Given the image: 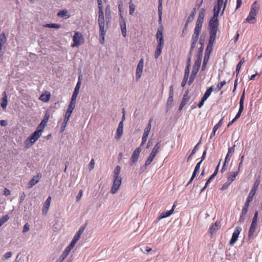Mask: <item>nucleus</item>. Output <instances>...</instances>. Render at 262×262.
Instances as JSON below:
<instances>
[{
	"instance_id": "a18cd8bd",
	"label": "nucleus",
	"mask_w": 262,
	"mask_h": 262,
	"mask_svg": "<svg viewBox=\"0 0 262 262\" xmlns=\"http://www.w3.org/2000/svg\"><path fill=\"white\" fill-rule=\"evenodd\" d=\"M245 62L244 59L243 58L237 64L236 69V72L237 75L239 73L242 65Z\"/></svg>"
},
{
	"instance_id": "2f4dec72",
	"label": "nucleus",
	"mask_w": 262,
	"mask_h": 262,
	"mask_svg": "<svg viewBox=\"0 0 262 262\" xmlns=\"http://www.w3.org/2000/svg\"><path fill=\"white\" fill-rule=\"evenodd\" d=\"M156 157V155H153L152 154H150L149 156L147 158V159L145 161L144 168L145 169H146V166L149 165L151 162H152L154 159Z\"/></svg>"
},
{
	"instance_id": "4468645a",
	"label": "nucleus",
	"mask_w": 262,
	"mask_h": 262,
	"mask_svg": "<svg viewBox=\"0 0 262 262\" xmlns=\"http://www.w3.org/2000/svg\"><path fill=\"white\" fill-rule=\"evenodd\" d=\"M260 184V181L259 180H256L254 184V186L250 192L248 196L247 199L248 200V202H251L253 200V198L255 194V192L258 189L259 185Z\"/></svg>"
},
{
	"instance_id": "a19ab883",
	"label": "nucleus",
	"mask_w": 262,
	"mask_h": 262,
	"mask_svg": "<svg viewBox=\"0 0 262 262\" xmlns=\"http://www.w3.org/2000/svg\"><path fill=\"white\" fill-rule=\"evenodd\" d=\"M209 58V52L208 53V54L207 53H205L204 57V60L203 63V66L202 68L204 69L205 67L206 66V64L207 63L208 60Z\"/></svg>"
},
{
	"instance_id": "f704fd0d",
	"label": "nucleus",
	"mask_w": 262,
	"mask_h": 262,
	"mask_svg": "<svg viewBox=\"0 0 262 262\" xmlns=\"http://www.w3.org/2000/svg\"><path fill=\"white\" fill-rule=\"evenodd\" d=\"M136 9V6L130 1L129 3V13L130 15H133Z\"/></svg>"
},
{
	"instance_id": "de8ad7c7",
	"label": "nucleus",
	"mask_w": 262,
	"mask_h": 262,
	"mask_svg": "<svg viewBox=\"0 0 262 262\" xmlns=\"http://www.w3.org/2000/svg\"><path fill=\"white\" fill-rule=\"evenodd\" d=\"M68 255L63 252L57 259V262H62Z\"/></svg>"
},
{
	"instance_id": "e2e57ef3",
	"label": "nucleus",
	"mask_w": 262,
	"mask_h": 262,
	"mask_svg": "<svg viewBox=\"0 0 262 262\" xmlns=\"http://www.w3.org/2000/svg\"><path fill=\"white\" fill-rule=\"evenodd\" d=\"M206 100H205L204 98H202L201 101L199 103L198 106L199 108H201L203 105Z\"/></svg>"
},
{
	"instance_id": "8fccbe9b",
	"label": "nucleus",
	"mask_w": 262,
	"mask_h": 262,
	"mask_svg": "<svg viewBox=\"0 0 262 262\" xmlns=\"http://www.w3.org/2000/svg\"><path fill=\"white\" fill-rule=\"evenodd\" d=\"M94 166H95V160H94V159H92L91 160L90 164H89V170L90 171L92 170L94 168Z\"/></svg>"
},
{
	"instance_id": "6e6552de",
	"label": "nucleus",
	"mask_w": 262,
	"mask_h": 262,
	"mask_svg": "<svg viewBox=\"0 0 262 262\" xmlns=\"http://www.w3.org/2000/svg\"><path fill=\"white\" fill-rule=\"evenodd\" d=\"M163 27L162 26L159 27L156 33V38L158 41V46H164V41L163 36Z\"/></svg>"
},
{
	"instance_id": "20e7f679",
	"label": "nucleus",
	"mask_w": 262,
	"mask_h": 262,
	"mask_svg": "<svg viewBox=\"0 0 262 262\" xmlns=\"http://www.w3.org/2000/svg\"><path fill=\"white\" fill-rule=\"evenodd\" d=\"M201 58L199 57L196 60L194 63V64L193 67V69L191 72V74L190 77L189 81V84H191V83L192 82V81L194 80L198 72L199 71V69L200 68L201 63Z\"/></svg>"
},
{
	"instance_id": "dca6fc26",
	"label": "nucleus",
	"mask_w": 262,
	"mask_h": 262,
	"mask_svg": "<svg viewBox=\"0 0 262 262\" xmlns=\"http://www.w3.org/2000/svg\"><path fill=\"white\" fill-rule=\"evenodd\" d=\"M98 5V21H105L104 13L102 8V0H97Z\"/></svg>"
},
{
	"instance_id": "bb28decb",
	"label": "nucleus",
	"mask_w": 262,
	"mask_h": 262,
	"mask_svg": "<svg viewBox=\"0 0 262 262\" xmlns=\"http://www.w3.org/2000/svg\"><path fill=\"white\" fill-rule=\"evenodd\" d=\"M39 176H35L33 177V178L29 182L28 187L29 188H32L36 184H37L39 182Z\"/></svg>"
},
{
	"instance_id": "bf43d9fd",
	"label": "nucleus",
	"mask_w": 262,
	"mask_h": 262,
	"mask_svg": "<svg viewBox=\"0 0 262 262\" xmlns=\"http://www.w3.org/2000/svg\"><path fill=\"white\" fill-rule=\"evenodd\" d=\"M12 252H8L6 253L5 254L3 255V259H7L12 256Z\"/></svg>"
},
{
	"instance_id": "a211bd4d",
	"label": "nucleus",
	"mask_w": 262,
	"mask_h": 262,
	"mask_svg": "<svg viewBox=\"0 0 262 262\" xmlns=\"http://www.w3.org/2000/svg\"><path fill=\"white\" fill-rule=\"evenodd\" d=\"M49 117H50V115L48 112H47L45 114V115L44 116L43 120L41 121V122H40L39 125L37 126V128L40 129V130L42 132L43 128L47 125V123L48 121Z\"/></svg>"
},
{
	"instance_id": "6e6d98bb",
	"label": "nucleus",
	"mask_w": 262,
	"mask_h": 262,
	"mask_svg": "<svg viewBox=\"0 0 262 262\" xmlns=\"http://www.w3.org/2000/svg\"><path fill=\"white\" fill-rule=\"evenodd\" d=\"M9 219V217L8 215H6L4 216L2 218H1V225L5 223L6 222H7L8 219Z\"/></svg>"
},
{
	"instance_id": "6ab92c4d",
	"label": "nucleus",
	"mask_w": 262,
	"mask_h": 262,
	"mask_svg": "<svg viewBox=\"0 0 262 262\" xmlns=\"http://www.w3.org/2000/svg\"><path fill=\"white\" fill-rule=\"evenodd\" d=\"M80 88V85L79 82H77V83L75 88L74 93L72 95V99H71V101L70 103L73 102L74 104H75L76 99L77 95L79 92Z\"/></svg>"
},
{
	"instance_id": "5701e85b",
	"label": "nucleus",
	"mask_w": 262,
	"mask_h": 262,
	"mask_svg": "<svg viewBox=\"0 0 262 262\" xmlns=\"http://www.w3.org/2000/svg\"><path fill=\"white\" fill-rule=\"evenodd\" d=\"M51 98V94L49 92H46L45 93L41 94L39 99L43 102H47L50 100V99Z\"/></svg>"
},
{
	"instance_id": "c756f323",
	"label": "nucleus",
	"mask_w": 262,
	"mask_h": 262,
	"mask_svg": "<svg viewBox=\"0 0 262 262\" xmlns=\"http://www.w3.org/2000/svg\"><path fill=\"white\" fill-rule=\"evenodd\" d=\"M151 121H152L151 119H150L149 120V122H148L147 126L144 129L143 136L148 138L149 133L150 131V129L151 128Z\"/></svg>"
},
{
	"instance_id": "39448f33",
	"label": "nucleus",
	"mask_w": 262,
	"mask_h": 262,
	"mask_svg": "<svg viewBox=\"0 0 262 262\" xmlns=\"http://www.w3.org/2000/svg\"><path fill=\"white\" fill-rule=\"evenodd\" d=\"M73 43L72 47H78L84 42V37L82 34L79 32H76L73 37Z\"/></svg>"
},
{
	"instance_id": "37998d69",
	"label": "nucleus",
	"mask_w": 262,
	"mask_h": 262,
	"mask_svg": "<svg viewBox=\"0 0 262 262\" xmlns=\"http://www.w3.org/2000/svg\"><path fill=\"white\" fill-rule=\"evenodd\" d=\"M4 95H5V96H4V98H3V101L1 103V106L3 108H5L6 107V106H7V97L6 96L5 92L4 93Z\"/></svg>"
},
{
	"instance_id": "0e129e2a",
	"label": "nucleus",
	"mask_w": 262,
	"mask_h": 262,
	"mask_svg": "<svg viewBox=\"0 0 262 262\" xmlns=\"http://www.w3.org/2000/svg\"><path fill=\"white\" fill-rule=\"evenodd\" d=\"M201 163H202V161H200L199 162H198L196 164V165L195 167V168H194V170H195V171H199L200 168Z\"/></svg>"
},
{
	"instance_id": "680f3d73",
	"label": "nucleus",
	"mask_w": 262,
	"mask_h": 262,
	"mask_svg": "<svg viewBox=\"0 0 262 262\" xmlns=\"http://www.w3.org/2000/svg\"><path fill=\"white\" fill-rule=\"evenodd\" d=\"M147 137H144V136H143L142 137V142L140 145L139 147H141V146H143V145L144 144V143H145V142L147 141Z\"/></svg>"
},
{
	"instance_id": "69168bd1",
	"label": "nucleus",
	"mask_w": 262,
	"mask_h": 262,
	"mask_svg": "<svg viewBox=\"0 0 262 262\" xmlns=\"http://www.w3.org/2000/svg\"><path fill=\"white\" fill-rule=\"evenodd\" d=\"M194 14H192V15L189 16L187 18V22L189 23L193 20L194 18Z\"/></svg>"
},
{
	"instance_id": "2eb2a0df",
	"label": "nucleus",
	"mask_w": 262,
	"mask_h": 262,
	"mask_svg": "<svg viewBox=\"0 0 262 262\" xmlns=\"http://www.w3.org/2000/svg\"><path fill=\"white\" fill-rule=\"evenodd\" d=\"M141 151V148L139 147L137 148L133 153V155L130 158V165H133L137 161L138 158L140 155V153Z\"/></svg>"
},
{
	"instance_id": "58836bf2",
	"label": "nucleus",
	"mask_w": 262,
	"mask_h": 262,
	"mask_svg": "<svg viewBox=\"0 0 262 262\" xmlns=\"http://www.w3.org/2000/svg\"><path fill=\"white\" fill-rule=\"evenodd\" d=\"M250 202H248V200L247 199L246 202L245 203L244 206L242 211V214L243 215H246L247 214Z\"/></svg>"
},
{
	"instance_id": "f03ea898",
	"label": "nucleus",
	"mask_w": 262,
	"mask_h": 262,
	"mask_svg": "<svg viewBox=\"0 0 262 262\" xmlns=\"http://www.w3.org/2000/svg\"><path fill=\"white\" fill-rule=\"evenodd\" d=\"M259 7L255 2L251 6L250 13L246 19V21L250 24H254L255 20V16L259 10Z\"/></svg>"
},
{
	"instance_id": "338daca9",
	"label": "nucleus",
	"mask_w": 262,
	"mask_h": 262,
	"mask_svg": "<svg viewBox=\"0 0 262 262\" xmlns=\"http://www.w3.org/2000/svg\"><path fill=\"white\" fill-rule=\"evenodd\" d=\"M189 99V97H188L187 94H186V95H184V96H183L182 101L187 103Z\"/></svg>"
},
{
	"instance_id": "09e8293b",
	"label": "nucleus",
	"mask_w": 262,
	"mask_h": 262,
	"mask_svg": "<svg viewBox=\"0 0 262 262\" xmlns=\"http://www.w3.org/2000/svg\"><path fill=\"white\" fill-rule=\"evenodd\" d=\"M226 83L225 80H223L221 81L219 84H218L216 86V91L218 92L221 90L224 85H225Z\"/></svg>"
},
{
	"instance_id": "774afa93",
	"label": "nucleus",
	"mask_w": 262,
	"mask_h": 262,
	"mask_svg": "<svg viewBox=\"0 0 262 262\" xmlns=\"http://www.w3.org/2000/svg\"><path fill=\"white\" fill-rule=\"evenodd\" d=\"M173 102V98L168 97L167 101V105H170Z\"/></svg>"
},
{
	"instance_id": "603ef678",
	"label": "nucleus",
	"mask_w": 262,
	"mask_h": 262,
	"mask_svg": "<svg viewBox=\"0 0 262 262\" xmlns=\"http://www.w3.org/2000/svg\"><path fill=\"white\" fill-rule=\"evenodd\" d=\"M162 0H159V6H158V14L162 13Z\"/></svg>"
},
{
	"instance_id": "f257e3e1",
	"label": "nucleus",
	"mask_w": 262,
	"mask_h": 262,
	"mask_svg": "<svg viewBox=\"0 0 262 262\" xmlns=\"http://www.w3.org/2000/svg\"><path fill=\"white\" fill-rule=\"evenodd\" d=\"M42 132L40 129L37 128L36 131L28 137L24 142L26 148H28L30 147L41 136Z\"/></svg>"
},
{
	"instance_id": "9b49d317",
	"label": "nucleus",
	"mask_w": 262,
	"mask_h": 262,
	"mask_svg": "<svg viewBox=\"0 0 262 262\" xmlns=\"http://www.w3.org/2000/svg\"><path fill=\"white\" fill-rule=\"evenodd\" d=\"M258 212H256L254 214V216L253 218V220L252 223L251 224L249 231V238H250L252 236L254 232H255L256 224H257V220Z\"/></svg>"
},
{
	"instance_id": "3c124183",
	"label": "nucleus",
	"mask_w": 262,
	"mask_h": 262,
	"mask_svg": "<svg viewBox=\"0 0 262 262\" xmlns=\"http://www.w3.org/2000/svg\"><path fill=\"white\" fill-rule=\"evenodd\" d=\"M244 98H245V93L244 92L241 97L240 101H239V107L243 108H244Z\"/></svg>"
},
{
	"instance_id": "c03bdc74",
	"label": "nucleus",
	"mask_w": 262,
	"mask_h": 262,
	"mask_svg": "<svg viewBox=\"0 0 262 262\" xmlns=\"http://www.w3.org/2000/svg\"><path fill=\"white\" fill-rule=\"evenodd\" d=\"M235 145H233L232 147H231L228 148V151L227 154V157H231L233 154L234 152V148Z\"/></svg>"
},
{
	"instance_id": "9d476101",
	"label": "nucleus",
	"mask_w": 262,
	"mask_h": 262,
	"mask_svg": "<svg viewBox=\"0 0 262 262\" xmlns=\"http://www.w3.org/2000/svg\"><path fill=\"white\" fill-rule=\"evenodd\" d=\"M217 15H213L209 21L210 31L217 32L219 21Z\"/></svg>"
},
{
	"instance_id": "49530a36",
	"label": "nucleus",
	"mask_w": 262,
	"mask_h": 262,
	"mask_svg": "<svg viewBox=\"0 0 262 262\" xmlns=\"http://www.w3.org/2000/svg\"><path fill=\"white\" fill-rule=\"evenodd\" d=\"M120 25L121 30L126 29V23L124 18L121 17L120 20Z\"/></svg>"
},
{
	"instance_id": "ddd939ff",
	"label": "nucleus",
	"mask_w": 262,
	"mask_h": 262,
	"mask_svg": "<svg viewBox=\"0 0 262 262\" xmlns=\"http://www.w3.org/2000/svg\"><path fill=\"white\" fill-rule=\"evenodd\" d=\"M143 64H144V59L141 58L139 63H138L136 72V79L139 80L142 75L143 69Z\"/></svg>"
},
{
	"instance_id": "4d7b16f0",
	"label": "nucleus",
	"mask_w": 262,
	"mask_h": 262,
	"mask_svg": "<svg viewBox=\"0 0 262 262\" xmlns=\"http://www.w3.org/2000/svg\"><path fill=\"white\" fill-rule=\"evenodd\" d=\"M82 194H83V191H82V190H80L79 191V193H78V194H77V195L76 196V198L77 202H78V201H80V200L81 199V197L82 196Z\"/></svg>"
},
{
	"instance_id": "473e14b6",
	"label": "nucleus",
	"mask_w": 262,
	"mask_h": 262,
	"mask_svg": "<svg viewBox=\"0 0 262 262\" xmlns=\"http://www.w3.org/2000/svg\"><path fill=\"white\" fill-rule=\"evenodd\" d=\"M160 147H161V142H159L154 147L153 149L151 150V154H152L153 155H155L156 156L158 152V151L159 150Z\"/></svg>"
},
{
	"instance_id": "0eeeda50",
	"label": "nucleus",
	"mask_w": 262,
	"mask_h": 262,
	"mask_svg": "<svg viewBox=\"0 0 262 262\" xmlns=\"http://www.w3.org/2000/svg\"><path fill=\"white\" fill-rule=\"evenodd\" d=\"M75 107V104L72 103H70V104L68 106V110L65 115L64 118L63 119L64 123V127H66L68 122L69 120V118Z\"/></svg>"
},
{
	"instance_id": "13d9d810",
	"label": "nucleus",
	"mask_w": 262,
	"mask_h": 262,
	"mask_svg": "<svg viewBox=\"0 0 262 262\" xmlns=\"http://www.w3.org/2000/svg\"><path fill=\"white\" fill-rule=\"evenodd\" d=\"M29 229H30L29 225L28 223H26L24 226L23 232L26 233V232H28L29 230Z\"/></svg>"
},
{
	"instance_id": "f8f14e48",
	"label": "nucleus",
	"mask_w": 262,
	"mask_h": 262,
	"mask_svg": "<svg viewBox=\"0 0 262 262\" xmlns=\"http://www.w3.org/2000/svg\"><path fill=\"white\" fill-rule=\"evenodd\" d=\"M242 231V228L240 227H236L233 233L232 237L229 242L231 246L233 245L237 241L239 234Z\"/></svg>"
},
{
	"instance_id": "052dcab7",
	"label": "nucleus",
	"mask_w": 262,
	"mask_h": 262,
	"mask_svg": "<svg viewBox=\"0 0 262 262\" xmlns=\"http://www.w3.org/2000/svg\"><path fill=\"white\" fill-rule=\"evenodd\" d=\"M188 77L185 76H184V78H183V81H182V82L181 83V86L182 87H184L186 85V84L187 83V80H188Z\"/></svg>"
},
{
	"instance_id": "c9c22d12",
	"label": "nucleus",
	"mask_w": 262,
	"mask_h": 262,
	"mask_svg": "<svg viewBox=\"0 0 262 262\" xmlns=\"http://www.w3.org/2000/svg\"><path fill=\"white\" fill-rule=\"evenodd\" d=\"M163 48V46H157L156 50L155 52V58L156 59H157L161 54Z\"/></svg>"
},
{
	"instance_id": "7c9ffc66",
	"label": "nucleus",
	"mask_w": 262,
	"mask_h": 262,
	"mask_svg": "<svg viewBox=\"0 0 262 262\" xmlns=\"http://www.w3.org/2000/svg\"><path fill=\"white\" fill-rule=\"evenodd\" d=\"M121 167L119 165L115 167L113 171V178H121L120 176Z\"/></svg>"
},
{
	"instance_id": "a878e982",
	"label": "nucleus",
	"mask_w": 262,
	"mask_h": 262,
	"mask_svg": "<svg viewBox=\"0 0 262 262\" xmlns=\"http://www.w3.org/2000/svg\"><path fill=\"white\" fill-rule=\"evenodd\" d=\"M238 173V170L237 171L230 172L228 174V181L229 184H230L235 179Z\"/></svg>"
},
{
	"instance_id": "864d4df0",
	"label": "nucleus",
	"mask_w": 262,
	"mask_h": 262,
	"mask_svg": "<svg viewBox=\"0 0 262 262\" xmlns=\"http://www.w3.org/2000/svg\"><path fill=\"white\" fill-rule=\"evenodd\" d=\"M243 110H244L243 108L239 107L238 112L237 114H236V115L235 116V117H234V118L236 120H237L238 118H239L240 117L241 114H242V112L243 111Z\"/></svg>"
},
{
	"instance_id": "ea45409f",
	"label": "nucleus",
	"mask_w": 262,
	"mask_h": 262,
	"mask_svg": "<svg viewBox=\"0 0 262 262\" xmlns=\"http://www.w3.org/2000/svg\"><path fill=\"white\" fill-rule=\"evenodd\" d=\"M123 128L117 129L116 135L115 136V138L116 140H119L121 138L123 134Z\"/></svg>"
},
{
	"instance_id": "b1692460",
	"label": "nucleus",
	"mask_w": 262,
	"mask_h": 262,
	"mask_svg": "<svg viewBox=\"0 0 262 262\" xmlns=\"http://www.w3.org/2000/svg\"><path fill=\"white\" fill-rule=\"evenodd\" d=\"M174 207H175V205H173L172 208L171 210H170L169 211L163 212L161 214V215L159 216V220L166 218V217H168L170 215H171L173 212Z\"/></svg>"
},
{
	"instance_id": "72a5a7b5",
	"label": "nucleus",
	"mask_w": 262,
	"mask_h": 262,
	"mask_svg": "<svg viewBox=\"0 0 262 262\" xmlns=\"http://www.w3.org/2000/svg\"><path fill=\"white\" fill-rule=\"evenodd\" d=\"M212 91H213V88L212 87L209 88L205 92V93L204 94V96L202 98L206 100L208 99V98L210 96Z\"/></svg>"
},
{
	"instance_id": "cd10ccee",
	"label": "nucleus",
	"mask_w": 262,
	"mask_h": 262,
	"mask_svg": "<svg viewBox=\"0 0 262 262\" xmlns=\"http://www.w3.org/2000/svg\"><path fill=\"white\" fill-rule=\"evenodd\" d=\"M205 11L204 9H201L200 10L198 18L197 21H196L197 23L203 24L204 17V15H205Z\"/></svg>"
},
{
	"instance_id": "f3484780",
	"label": "nucleus",
	"mask_w": 262,
	"mask_h": 262,
	"mask_svg": "<svg viewBox=\"0 0 262 262\" xmlns=\"http://www.w3.org/2000/svg\"><path fill=\"white\" fill-rule=\"evenodd\" d=\"M85 227L84 226H81L80 229L78 230L76 234L74 236L72 241L71 242V244L75 246L78 241L79 239L81 234L83 233Z\"/></svg>"
},
{
	"instance_id": "4be33fe9",
	"label": "nucleus",
	"mask_w": 262,
	"mask_h": 262,
	"mask_svg": "<svg viewBox=\"0 0 262 262\" xmlns=\"http://www.w3.org/2000/svg\"><path fill=\"white\" fill-rule=\"evenodd\" d=\"M217 32L214 31H210V38L209 40V43L207 46V50H208L209 48L210 47V48L212 47L216 37Z\"/></svg>"
},
{
	"instance_id": "4c0bfd02",
	"label": "nucleus",
	"mask_w": 262,
	"mask_h": 262,
	"mask_svg": "<svg viewBox=\"0 0 262 262\" xmlns=\"http://www.w3.org/2000/svg\"><path fill=\"white\" fill-rule=\"evenodd\" d=\"M57 15L59 17H65L66 18H68L70 17V16L68 14V11L67 10H63L62 11H59Z\"/></svg>"
},
{
	"instance_id": "1a4fd4ad",
	"label": "nucleus",
	"mask_w": 262,
	"mask_h": 262,
	"mask_svg": "<svg viewBox=\"0 0 262 262\" xmlns=\"http://www.w3.org/2000/svg\"><path fill=\"white\" fill-rule=\"evenodd\" d=\"M122 178H114L113 186L111 189L112 194L116 193L121 184Z\"/></svg>"
},
{
	"instance_id": "aec40b11",
	"label": "nucleus",
	"mask_w": 262,
	"mask_h": 262,
	"mask_svg": "<svg viewBox=\"0 0 262 262\" xmlns=\"http://www.w3.org/2000/svg\"><path fill=\"white\" fill-rule=\"evenodd\" d=\"M51 202V197L49 196L43 204V208L42 209L43 214H46L50 208Z\"/></svg>"
},
{
	"instance_id": "5fc2aeb1",
	"label": "nucleus",
	"mask_w": 262,
	"mask_h": 262,
	"mask_svg": "<svg viewBox=\"0 0 262 262\" xmlns=\"http://www.w3.org/2000/svg\"><path fill=\"white\" fill-rule=\"evenodd\" d=\"M198 39H196L194 40V37H192V43L191 45V49L192 50L193 48L195 47L196 43L198 41Z\"/></svg>"
},
{
	"instance_id": "393cba45",
	"label": "nucleus",
	"mask_w": 262,
	"mask_h": 262,
	"mask_svg": "<svg viewBox=\"0 0 262 262\" xmlns=\"http://www.w3.org/2000/svg\"><path fill=\"white\" fill-rule=\"evenodd\" d=\"M221 227V224L220 222L216 221L213 225H212L209 228L210 233L212 234L214 233Z\"/></svg>"
},
{
	"instance_id": "79ce46f5",
	"label": "nucleus",
	"mask_w": 262,
	"mask_h": 262,
	"mask_svg": "<svg viewBox=\"0 0 262 262\" xmlns=\"http://www.w3.org/2000/svg\"><path fill=\"white\" fill-rule=\"evenodd\" d=\"M74 247V246L73 245H72V244H70L66 248V249H64V250L63 251V252L64 253H66V254H67L68 255H69V253L70 252V251H71V250L73 248V247Z\"/></svg>"
},
{
	"instance_id": "412c9836",
	"label": "nucleus",
	"mask_w": 262,
	"mask_h": 262,
	"mask_svg": "<svg viewBox=\"0 0 262 262\" xmlns=\"http://www.w3.org/2000/svg\"><path fill=\"white\" fill-rule=\"evenodd\" d=\"M202 24L196 23L195 27L194 28V33L192 37H194V40L198 39L201 30Z\"/></svg>"
},
{
	"instance_id": "c85d7f7f",
	"label": "nucleus",
	"mask_w": 262,
	"mask_h": 262,
	"mask_svg": "<svg viewBox=\"0 0 262 262\" xmlns=\"http://www.w3.org/2000/svg\"><path fill=\"white\" fill-rule=\"evenodd\" d=\"M223 118H222L219 122L214 126L213 128V132L212 134L210 136V138H212L213 137H214L215 135V133L217 131V130L222 126L223 124Z\"/></svg>"
},
{
	"instance_id": "7ed1b4c3",
	"label": "nucleus",
	"mask_w": 262,
	"mask_h": 262,
	"mask_svg": "<svg viewBox=\"0 0 262 262\" xmlns=\"http://www.w3.org/2000/svg\"><path fill=\"white\" fill-rule=\"evenodd\" d=\"M99 28V34L100 36V42L101 44L104 43V36L107 29V22L105 24V21H98Z\"/></svg>"
},
{
	"instance_id": "e433bc0d",
	"label": "nucleus",
	"mask_w": 262,
	"mask_h": 262,
	"mask_svg": "<svg viewBox=\"0 0 262 262\" xmlns=\"http://www.w3.org/2000/svg\"><path fill=\"white\" fill-rule=\"evenodd\" d=\"M43 27L49 28L59 29L61 27V25L58 24H46Z\"/></svg>"
},
{
	"instance_id": "423d86ee",
	"label": "nucleus",
	"mask_w": 262,
	"mask_h": 262,
	"mask_svg": "<svg viewBox=\"0 0 262 262\" xmlns=\"http://www.w3.org/2000/svg\"><path fill=\"white\" fill-rule=\"evenodd\" d=\"M217 3L216 5H215L213 9V15H219V14L220 12V10L223 6V5L224 4L223 8L221 13V14L223 15L224 13V12L225 11L227 0H225V1L224 2V0H217Z\"/></svg>"
}]
</instances>
